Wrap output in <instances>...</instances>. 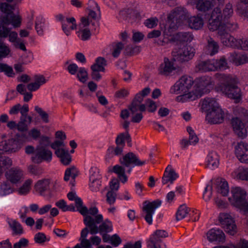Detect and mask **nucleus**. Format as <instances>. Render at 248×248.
<instances>
[{
  "label": "nucleus",
  "instance_id": "3",
  "mask_svg": "<svg viewBox=\"0 0 248 248\" xmlns=\"http://www.w3.org/2000/svg\"><path fill=\"white\" fill-rule=\"evenodd\" d=\"M233 14L232 6L230 3L224 6L221 11L218 12V30L233 31L237 29V24L232 18Z\"/></svg>",
  "mask_w": 248,
  "mask_h": 248
},
{
  "label": "nucleus",
  "instance_id": "47",
  "mask_svg": "<svg viewBox=\"0 0 248 248\" xmlns=\"http://www.w3.org/2000/svg\"><path fill=\"white\" fill-rule=\"evenodd\" d=\"M78 174V171L75 167H72L67 168L65 171L64 180L65 181H68L69 180L70 177L73 180H75Z\"/></svg>",
  "mask_w": 248,
  "mask_h": 248
},
{
  "label": "nucleus",
  "instance_id": "22",
  "mask_svg": "<svg viewBox=\"0 0 248 248\" xmlns=\"http://www.w3.org/2000/svg\"><path fill=\"white\" fill-rule=\"evenodd\" d=\"M201 104L202 112L217 110V100L215 98H205L201 100Z\"/></svg>",
  "mask_w": 248,
  "mask_h": 248
},
{
  "label": "nucleus",
  "instance_id": "62",
  "mask_svg": "<svg viewBox=\"0 0 248 248\" xmlns=\"http://www.w3.org/2000/svg\"><path fill=\"white\" fill-rule=\"evenodd\" d=\"M35 110L39 114L44 122L46 123H48V115L46 112L38 106L35 107Z\"/></svg>",
  "mask_w": 248,
  "mask_h": 248
},
{
  "label": "nucleus",
  "instance_id": "11",
  "mask_svg": "<svg viewBox=\"0 0 248 248\" xmlns=\"http://www.w3.org/2000/svg\"><path fill=\"white\" fill-rule=\"evenodd\" d=\"M161 204V201L159 200L154 201L152 202H145L143 207V212L144 214V219L149 224H152V217L156 208Z\"/></svg>",
  "mask_w": 248,
  "mask_h": 248
},
{
  "label": "nucleus",
  "instance_id": "43",
  "mask_svg": "<svg viewBox=\"0 0 248 248\" xmlns=\"http://www.w3.org/2000/svg\"><path fill=\"white\" fill-rule=\"evenodd\" d=\"M217 53V44L212 38H210L208 41V45L205 48V53L207 55L213 56Z\"/></svg>",
  "mask_w": 248,
  "mask_h": 248
},
{
  "label": "nucleus",
  "instance_id": "39",
  "mask_svg": "<svg viewBox=\"0 0 248 248\" xmlns=\"http://www.w3.org/2000/svg\"><path fill=\"white\" fill-rule=\"evenodd\" d=\"M32 180L29 179L26 180L22 185L17 190L18 194L20 195H26L28 194L31 187Z\"/></svg>",
  "mask_w": 248,
  "mask_h": 248
},
{
  "label": "nucleus",
  "instance_id": "52",
  "mask_svg": "<svg viewBox=\"0 0 248 248\" xmlns=\"http://www.w3.org/2000/svg\"><path fill=\"white\" fill-rule=\"evenodd\" d=\"M130 139V135L127 132L121 133L118 135L116 139L115 142L116 145L124 146L125 140Z\"/></svg>",
  "mask_w": 248,
  "mask_h": 248
},
{
  "label": "nucleus",
  "instance_id": "55",
  "mask_svg": "<svg viewBox=\"0 0 248 248\" xmlns=\"http://www.w3.org/2000/svg\"><path fill=\"white\" fill-rule=\"evenodd\" d=\"M112 46V55L114 57L117 58L119 56L121 50L123 49L124 44L121 42H118L113 43Z\"/></svg>",
  "mask_w": 248,
  "mask_h": 248
},
{
  "label": "nucleus",
  "instance_id": "9",
  "mask_svg": "<svg viewBox=\"0 0 248 248\" xmlns=\"http://www.w3.org/2000/svg\"><path fill=\"white\" fill-rule=\"evenodd\" d=\"M195 53V49L193 47L186 46L182 48H174L171 52V55L174 61L183 62L192 59Z\"/></svg>",
  "mask_w": 248,
  "mask_h": 248
},
{
  "label": "nucleus",
  "instance_id": "16",
  "mask_svg": "<svg viewBox=\"0 0 248 248\" xmlns=\"http://www.w3.org/2000/svg\"><path fill=\"white\" fill-rule=\"evenodd\" d=\"M57 18L62 22V30L66 35H69L71 31L77 28L76 21L74 17L65 18L62 15H59L57 16Z\"/></svg>",
  "mask_w": 248,
  "mask_h": 248
},
{
  "label": "nucleus",
  "instance_id": "46",
  "mask_svg": "<svg viewBox=\"0 0 248 248\" xmlns=\"http://www.w3.org/2000/svg\"><path fill=\"white\" fill-rule=\"evenodd\" d=\"M112 230V223L108 220H106L99 226V228L98 227V232H99L100 234L109 232Z\"/></svg>",
  "mask_w": 248,
  "mask_h": 248
},
{
  "label": "nucleus",
  "instance_id": "30",
  "mask_svg": "<svg viewBox=\"0 0 248 248\" xmlns=\"http://www.w3.org/2000/svg\"><path fill=\"white\" fill-rule=\"evenodd\" d=\"M178 177V174L173 170H169L167 167L162 179V184L165 185L169 182L172 183Z\"/></svg>",
  "mask_w": 248,
  "mask_h": 248
},
{
  "label": "nucleus",
  "instance_id": "56",
  "mask_svg": "<svg viewBox=\"0 0 248 248\" xmlns=\"http://www.w3.org/2000/svg\"><path fill=\"white\" fill-rule=\"evenodd\" d=\"M168 236V233L163 230H157L155 232L153 235V237L151 238L152 243H156L160 238H164Z\"/></svg>",
  "mask_w": 248,
  "mask_h": 248
},
{
  "label": "nucleus",
  "instance_id": "49",
  "mask_svg": "<svg viewBox=\"0 0 248 248\" xmlns=\"http://www.w3.org/2000/svg\"><path fill=\"white\" fill-rule=\"evenodd\" d=\"M188 213V208L185 205H181L176 214V217L177 220L184 218Z\"/></svg>",
  "mask_w": 248,
  "mask_h": 248
},
{
  "label": "nucleus",
  "instance_id": "19",
  "mask_svg": "<svg viewBox=\"0 0 248 248\" xmlns=\"http://www.w3.org/2000/svg\"><path fill=\"white\" fill-rule=\"evenodd\" d=\"M122 164L129 167L131 165L142 166L146 163V160L140 161L138 157L133 153H129L120 159Z\"/></svg>",
  "mask_w": 248,
  "mask_h": 248
},
{
  "label": "nucleus",
  "instance_id": "45",
  "mask_svg": "<svg viewBox=\"0 0 248 248\" xmlns=\"http://www.w3.org/2000/svg\"><path fill=\"white\" fill-rule=\"evenodd\" d=\"M233 175L237 179L242 180H248V168L244 169L239 167L233 172Z\"/></svg>",
  "mask_w": 248,
  "mask_h": 248
},
{
  "label": "nucleus",
  "instance_id": "63",
  "mask_svg": "<svg viewBox=\"0 0 248 248\" xmlns=\"http://www.w3.org/2000/svg\"><path fill=\"white\" fill-rule=\"evenodd\" d=\"M158 19L156 17H151L147 19L144 22V25L148 28H153L157 25Z\"/></svg>",
  "mask_w": 248,
  "mask_h": 248
},
{
  "label": "nucleus",
  "instance_id": "7",
  "mask_svg": "<svg viewBox=\"0 0 248 248\" xmlns=\"http://www.w3.org/2000/svg\"><path fill=\"white\" fill-rule=\"evenodd\" d=\"M194 84L193 78L187 75L182 76L170 89V93L174 94H186L191 91L190 90Z\"/></svg>",
  "mask_w": 248,
  "mask_h": 248
},
{
  "label": "nucleus",
  "instance_id": "53",
  "mask_svg": "<svg viewBox=\"0 0 248 248\" xmlns=\"http://www.w3.org/2000/svg\"><path fill=\"white\" fill-rule=\"evenodd\" d=\"M77 77L81 82H85L88 79V73L84 67H80L77 73Z\"/></svg>",
  "mask_w": 248,
  "mask_h": 248
},
{
  "label": "nucleus",
  "instance_id": "34",
  "mask_svg": "<svg viewBox=\"0 0 248 248\" xmlns=\"http://www.w3.org/2000/svg\"><path fill=\"white\" fill-rule=\"evenodd\" d=\"M119 15L121 17L124 19H127L128 17L138 19L140 18V14L138 11L129 9L120 11Z\"/></svg>",
  "mask_w": 248,
  "mask_h": 248
},
{
  "label": "nucleus",
  "instance_id": "58",
  "mask_svg": "<svg viewBox=\"0 0 248 248\" xmlns=\"http://www.w3.org/2000/svg\"><path fill=\"white\" fill-rule=\"evenodd\" d=\"M101 179L99 170L96 167H92L90 170V181Z\"/></svg>",
  "mask_w": 248,
  "mask_h": 248
},
{
  "label": "nucleus",
  "instance_id": "18",
  "mask_svg": "<svg viewBox=\"0 0 248 248\" xmlns=\"http://www.w3.org/2000/svg\"><path fill=\"white\" fill-rule=\"evenodd\" d=\"M177 70V67L174 64L173 62L167 58L164 59L163 62L160 64L158 68L159 73L165 76H170Z\"/></svg>",
  "mask_w": 248,
  "mask_h": 248
},
{
  "label": "nucleus",
  "instance_id": "23",
  "mask_svg": "<svg viewBox=\"0 0 248 248\" xmlns=\"http://www.w3.org/2000/svg\"><path fill=\"white\" fill-rule=\"evenodd\" d=\"M23 175V172L18 168H12L5 173L6 179L13 184L19 182Z\"/></svg>",
  "mask_w": 248,
  "mask_h": 248
},
{
  "label": "nucleus",
  "instance_id": "14",
  "mask_svg": "<svg viewBox=\"0 0 248 248\" xmlns=\"http://www.w3.org/2000/svg\"><path fill=\"white\" fill-rule=\"evenodd\" d=\"M217 196V181L216 179H213L207 185L203 193V199L205 202L210 201L213 197L214 203L216 204Z\"/></svg>",
  "mask_w": 248,
  "mask_h": 248
},
{
  "label": "nucleus",
  "instance_id": "40",
  "mask_svg": "<svg viewBox=\"0 0 248 248\" xmlns=\"http://www.w3.org/2000/svg\"><path fill=\"white\" fill-rule=\"evenodd\" d=\"M217 10L215 8L212 11L208 20V28L210 31L217 30Z\"/></svg>",
  "mask_w": 248,
  "mask_h": 248
},
{
  "label": "nucleus",
  "instance_id": "28",
  "mask_svg": "<svg viewBox=\"0 0 248 248\" xmlns=\"http://www.w3.org/2000/svg\"><path fill=\"white\" fill-rule=\"evenodd\" d=\"M188 26L196 30L202 29L203 26V19L198 16H191L188 20Z\"/></svg>",
  "mask_w": 248,
  "mask_h": 248
},
{
  "label": "nucleus",
  "instance_id": "50",
  "mask_svg": "<svg viewBox=\"0 0 248 248\" xmlns=\"http://www.w3.org/2000/svg\"><path fill=\"white\" fill-rule=\"evenodd\" d=\"M205 117V121L210 124L217 123V110L207 111Z\"/></svg>",
  "mask_w": 248,
  "mask_h": 248
},
{
  "label": "nucleus",
  "instance_id": "54",
  "mask_svg": "<svg viewBox=\"0 0 248 248\" xmlns=\"http://www.w3.org/2000/svg\"><path fill=\"white\" fill-rule=\"evenodd\" d=\"M13 191V189L9 184L8 182H5L1 184L0 186V195L1 196L8 195Z\"/></svg>",
  "mask_w": 248,
  "mask_h": 248
},
{
  "label": "nucleus",
  "instance_id": "36",
  "mask_svg": "<svg viewBox=\"0 0 248 248\" xmlns=\"http://www.w3.org/2000/svg\"><path fill=\"white\" fill-rule=\"evenodd\" d=\"M217 153L216 151L210 152L207 157L206 163V167L210 170H215L217 167L216 163V157Z\"/></svg>",
  "mask_w": 248,
  "mask_h": 248
},
{
  "label": "nucleus",
  "instance_id": "33",
  "mask_svg": "<svg viewBox=\"0 0 248 248\" xmlns=\"http://www.w3.org/2000/svg\"><path fill=\"white\" fill-rule=\"evenodd\" d=\"M47 23L45 19L41 16H39L36 18L35 29L38 34L42 35L44 31L47 27Z\"/></svg>",
  "mask_w": 248,
  "mask_h": 248
},
{
  "label": "nucleus",
  "instance_id": "38",
  "mask_svg": "<svg viewBox=\"0 0 248 248\" xmlns=\"http://www.w3.org/2000/svg\"><path fill=\"white\" fill-rule=\"evenodd\" d=\"M112 171L117 175L122 183L124 184L127 181V177L125 174V170L122 166L119 165H115L112 168Z\"/></svg>",
  "mask_w": 248,
  "mask_h": 248
},
{
  "label": "nucleus",
  "instance_id": "21",
  "mask_svg": "<svg viewBox=\"0 0 248 248\" xmlns=\"http://www.w3.org/2000/svg\"><path fill=\"white\" fill-rule=\"evenodd\" d=\"M217 60H212L199 62L196 66V70L201 72L215 71L217 67Z\"/></svg>",
  "mask_w": 248,
  "mask_h": 248
},
{
  "label": "nucleus",
  "instance_id": "44",
  "mask_svg": "<svg viewBox=\"0 0 248 248\" xmlns=\"http://www.w3.org/2000/svg\"><path fill=\"white\" fill-rule=\"evenodd\" d=\"M41 136V132L40 130L32 128L30 130L27 135L26 134L22 135V138L23 139V141L30 140L31 139L33 140H37Z\"/></svg>",
  "mask_w": 248,
  "mask_h": 248
},
{
  "label": "nucleus",
  "instance_id": "6",
  "mask_svg": "<svg viewBox=\"0 0 248 248\" xmlns=\"http://www.w3.org/2000/svg\"><path fill=\"white\" fill-rule=\"evenodd\" d=\"M231 192L232 198H228L231 204L244 214H248V203L246 201V191L240 187H234L232 188Z\"/></svg>",
  "mask_w": 248,
  "mask_h": 248
},
{
  "label": "nucleus",
  "instance_id": "42",
  "mask_svg": "<svg viewBox=\"0 0 248 248\" xmlns=\"http://www.w3.org/2000/svg\"><path fill=\"white\" fill-rule=\"evenodd\" d=\"M106 65L107 61L105 59L102 57H99L95 59V62L91 66V69H96L102 72H105V67Z\"/></svg>",
  "mask_w": 248,
  "mask_h": 248
},
{
  "label": "nucleus",
  "instance_id": "37",
  "mask_svg": "<svg viewBox=\"0 0 248 248\" xmlns=\"http://www.w3.org/2000/svg\"><path fill=\"white\" fill-rule=\"evenodd\" d=\"M13 164L12 159L4 155H0V174L10 168Z\"/></svg>",
  "mask_w": 248,
  "mask_h": 248
},
{
  "label": "nucleus",
  "instance_id": "35",
  "mask_svg": "<svg viewBox=\"0 0 248 248\" xmlns=\"http://www.w3.org/2000/svg\"><path fill=\"white\" fill-rule=\"evenodd\" d=\"M88 4L89 5V13L88 14V17L87 18L88 19V21H89L90 18H92L93 19H96L97 14L94 10H96L100 13V8L97 3L93 0H89Z\"/></svg>",
  "mask_w": 248,
  "mask_h": 248
},
{
  "label": "nucleus",
  "instance_id": "1",
  "mask_svg": "<svg viewBox=\"0 0 248 248\" xmlns=\"http://www.w3.org/2000/svg\"><path fill=\"white\" fill-rule=\"evenodd\" d=\"M194 89L186 94H181L176 98L179 102H186L196 100L203 94L208 93L213 87V82L210 77L204 76L197 78L195 80Z\"/></svg>",
  "mask_w": 248,
  "mask_h": 248
},
{
  "label": "nucleus",
  "instance_id": "13",
  "mask_svg": "<svg viewBox=\"0 0 248 248\" xmlns=\"http://www.w3.org/2000/svg\"><path fill=\"white\" fill-rule=\"evenodd\" d=\"M91 25L86 17H83L81 19V23L79 25V30L77 32L78 37L82 41H87L91 36Z\"/></svg>",
  "mask_w": 248,
  "mask_h": 248
},
{
  "label": "nucleus",
  "instance_id": "4",
  "mask_svg": "<svg viewBox=\"0 0 248 248\" xmlns=\"http://www.w3.org/2000/svg\"><path fill=\"white\" fill-rule=\"evenodd\" d=\"M98 210L94 206L89 209L86 206L82 207L80 213L84 216L83 222L87 227L90 230V233L94 234L98 233V227L96 224L101 223L103 219V216L97 214Z\"/></svg>",
  "mask_w": 248,
  "mask_h": 248
},
{
  "label": "nucleus",
  "instance_id": "8",
  "mask_svg": "<svg viewBox=\"0 0 248 248\" xmlns=\"http://www.w3.org/2000/svg\"><path fill=\"white\" fill-rule=\"evenodd\" d=\"M0 9L5 15L2 17L3 23L11 24L14 27H19L21 25V18L19 16L13 13L14 6L6 2L1 3Z\"/></svg>",
  "mask_w": 248,
  "mask_h": 248
},
{
  "label": "nucleus",
  "instance_id": "26",
  "mask_svg": "<svg viewBox=\"0 0 248 248\" xmlns=\"http://www.w3.org/2000/svg\"><path fill=\"white\" fill-rule=\"evenodd\" d=\"M171 39L174 42H190L193 39V36L190 32H179L174 35Z\"/></svg>",
  "mask_w": 248,
  "mask_h": 248
},
{
  "label": "nucleus",
  "instance_id": "2",
  "mask_svg": "<svg viewBox=\"0 0 248 248\" xmlns=\"http://www.w3.org/2000/svg\"><path fill=\"white\" fill-rule=\"evenodd\" d=\"M219 80L221 85L219 89L222 93L229 98L235 100L236 102H239L241 99V91L237 84L238 79L235 76H222L218 75V80Z\"/></svg>",
  "mask_w": 248,
  "mask_h": 248
},
{
  "label": "nucleus",
  "instance_id": "15",
  "mask_svg": "<svg viewBox=\"0 0 248 248\" xmlns=\"http://www.w3.org/2000/svg\"><path fill=\"white\" fill-rule=\"evenodd\" d=\"M23 144V142L18 139H10L0 142V151L5 152L13 153L19 150Z\"/></svg>",
  "mask_w": 248,
  "mask_h": 248
},
{
  "label": "nucleus",
  "instance_id": "25",
  "mask_svg": "<svg viewBox=\"0 0 248 248\" xmlns=\"http://www.w3.org/2000/svg\"><path fill=\"white\" fill-rule=\"evenodd\" d=\"M7 223L13 235H20L23 233V227L18 221L15 219H8Z\"/></svg>",
  "mask_w": 248,
  "mask_h": 248
},
{
  "label": "nucleus",
  "instance_id": "17",
  "mask_svg": "<svg viewBox=\"0 0 248 248\" xmlns=\"http://www.w3.org/2000/svg\"><path fill=\"white\" fill-rule=\"evenodd\" d=\"M235 154L242 163H248V144L243 142L237 144L235 148Z\"/></svg>",
  "mask_w": 248,
  "mask_h": 248
},
{
  "label": "nucleus",
  "instance_id": "20",
  "mask_svg": "<svg viewBox=\"0 0 248 248\" xmlns=\"http://www.w3.org/2000/svg\"><path fill=\"white\" fill-rule=\"evenodd\" d=\"M231 124L234 132L239 137L244 138L247 136V130L245 125L239 118H233Z\"/></svg>",
  "mask_w": 248,
  "mask_h": 248
},
{
  "label": "nucleus",
  "instance_id": "10",
  "mask_svg": "<svg viewBox=\"0 0 248 248\" xmlns=\"http://www.w3.org/2000/svg\"><path fill=\"white\" fill-rule=\"evenodd\" d=\"M220 225L225 231L231 235H234L237 232V226L234 218L228 213H220L218 219Z\"/></svg>",
  "mask_w": 248,
  "mask_h": 248
},
{
  "label": "nucleus",
  "instance_id": "64",
  "mask_svg": "<svg viewBox=\"0 0 248 248\" xmlns=\"http://www.w3.org/2000/svg\"><path fill=\"white\" fill-rule=\"evenodd\" d=\"M90 182L89 186L92 191L96 192L99 190L101 185L100 179L90 181Z\"/></svg>",
  "mask_w": 248,
  "mask_h": 248
},
{
  "label": "nucleus",
  "instance_id": "24",
  "mask_svg": "<svg viewBox=\"0 0 248 248\" xmlns=\"http://www.w3.org/2000/svg\"><path fill=\"white\" fill-rule=\"evenodd\" d=\"M50 180L43 179L38 180L34 185V189L40 195H43L50 189Z\"/></svg>",
  "mask_w": 248,
  "mask_h": 248
},
{
  "label": "nucleus",
  "instance_id": "60",
  "mask_svg": "<svg viewBox=\"0 0 248 248\" xmlns=\"http://www.w3.org/2000/svg\"><path fill=\"white\" fill-rule=\"evenodd\" d=\"M34 240L35 243L43 244L46 241H48L49 239L47 238L45 233L43 232L37 233L34 237Z\"/></svg>",
  "mask_w": 248,
  "mask_h": 248
},
{
  "label": "nucleus",
  "instance_id": "59",
  "mask_svg": "<svg viewBox=\"0 0 248 248\" xmlns=\"http://www.w3.org/2000/svg\"><path fill=\"white\" fill-rule=\"evenodd\" d=\"M0 72H4L8 77H13L14 75L12 68L6 64L0 63Z\"/></svg>",
  "mask_w": 248,
  "mask_h": 248
},
{
  "label": "nucleus",
  "instance_id": "27",
  "mask_svg": "<svg viewBox=\"0 0 248 248\" xmlns=\"http://www.w3.org/2000/svg\"><path fill=\"white\" fill-rule=\"evenodd\" d=\"M229 192L230 188L227 180L223 178H218V195L226 197Z\"/></svg>",
  "mask_w": 248,
  "mask_h": 248
},
{
  "label": "nucleus",
  "instance_id": "61",
  "mask_svg": "<svg viewBox=\"0 0 248 248\" xmlns=\"http://www.w3.org/2000/svg\"><path fill=\"white\" fill-rule=\"evenodd\" d=\"M29 245V241L25 238H21L19 240L15 243L13 245V248H26Z\"/></svg>",
  "mask_w": 248,
  "mask_h": 248
},
{
  "label": "nucleus",
  "instance_id": "41",
  "mask_svg": "<svg viewBox=\"0 0 248 248\" xmlns=\"http://www.w3.org/2000/svg\"><path fill=\"white\" fill-rule=\"evenodd\" d=\"M228 31L224 30H218V36H220L221 42L224 46L230 47L231 43V37L232 36L228 34Z\"/></svg>",
  "mask_w": 248,
  "mask_h": 248
},
{
  "label": "nucleus",
  "instance_id": "51",
  "mask_svg": "<svg viewBox=\"0 0 248 248\" xmlns=\"http://www.w3.org/2000/svg\"><path fill=\"white\" fill-rule=\"evenodd\" d=\"M206 236L207 240L211 243H215L217 241V229L212 228L206 233Z\"/></svg>",
  "mask_w": 248,
  "mask_h": 248
},
{
  "label": "nucleus",
  "instance_id": "32",
  "mask_svg": "<svg viewBox=\"0 0 248 248\" xmlns=\"http://www.w3.org/2000/svg\"><path fill=\"white\" fill-rule=\"evenodd\" d=\"M55 154L61 159L62 163L65 165H68L71 161V156L68 150L58 149L55 151Z\"/></svg>",
  "mask_w": 248,
  "mask_h": 248
},
{
  "label": "nucleus",
  "instance_id": "5",
  "mask_svg": "<svg viewBox=\"0 0 248 248\" xmlns=\"http://www.w3.org/2000/svg\"><path fill=\"white\" fill-rule=\"evenodd\" d=\"M186 17L187 12L184 7L175 8L168 16L170 26L168 29H165L164 33L166 35L171 36L172 32L184 23Z\"/></svg>",
  "mask_w": 248,
  "mask_h": 248
},
{
  "label": "nucleus",
  "instance_id": "57",
  "mask_svg": "<svg viewBox=\"0 0 248 248\" xmlns=\"http://www.w3.org/2000/svg\"><path fill=\"white\" fill-rule=\"evenodd\" d=\"M9 25V24L3 23L2 19H1L0 24V39L5 38L8 37L11 29L6 27V26Z\"/></svg>",
  "mask_w": 248,
  "mask_h": 248
},
{
  "label": "nucleus",
  "instance_id": "31",
  "mask_svg": "<svg viewBox=\"0 0 248 248\" xmlns=\"http://www.w3.org/2000/svg\"><path fill=\"white\" fill-rule=\"evenodd\" d=\"M214 5L213 2L209 0H199L195 7L199 11L206 12L212 9Z\"/></svg>",
  "mask_w": 248,
  "mask_h": 248
},
{
  "label": "nucleus",
  "instance_id": "48",
  "mask_svg": "<svg viewBox=\"0 0 248 248\" xmlns=\"http://www.w3.org/2000/svg\"><path fill=\"white\" fill-rule=\"evenodd\" d=\"M236 12L241 16L248 18V5L244 3H238Z\"/></svg>",
  "mask_w": 248,
  "mask_h": 248
},
{
  "label": "nucleus",
  "instance_id": "12",
  "mask_svg": "<svg viewBox=\"0 0 248 248\" xmlns=\"http://www.w3.org/2000/svg\"><path fill=\"white\" fill-rule=\"evenodd\" d=\"M32 160L34 163H39L43 161H50L52 159V153L50 151L46 149L44 147L38 145L32 155Z\"/></svg>",
  "mask_w": 248,
  "mask_h": 248
},
{
  "label": "nucleus",
  "instance_id": "29",
  "mask_svg": "<svg viewBox=\"0 0 248 248\" xmlns=\"http://www.w3.org/2000/svg\"><path fill=\"white\" fill-rule=\"evenodd\" d=\"M230 62L238 66L248 62V56L245 54H238L236 53H232L229 57Z\"/></svg>",
  "mask_w": 248,
  "mask_h": 248
}]
</instances>
